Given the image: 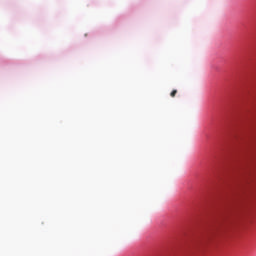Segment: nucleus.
I'll return each mask as SVG.
<instances>
[{"mask_svg":"<svg viewBox=\"0 0 256 256\" xmlns=\"http://www.w3.org/2000/svg\"><path fill=\"white\" fill-rule=\"evenodd\" d=\"M175 95H177V90H173V91L170 93V97H175Z\"/></svg>","mask_w":256,"mask_h":256,"instance_id":"nucleus-1","label":"nucleus"}]
</instances>
